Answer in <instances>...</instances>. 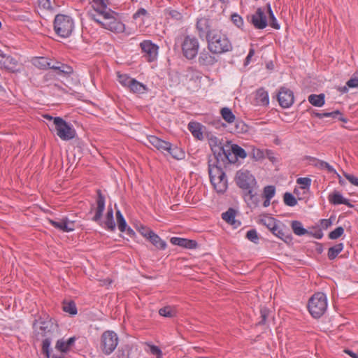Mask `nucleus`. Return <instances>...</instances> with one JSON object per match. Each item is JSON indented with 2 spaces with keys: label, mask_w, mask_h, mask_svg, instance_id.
I'll return each mask as SVG.
<instances>
[{
  "label": "nucleus",
  "mask_w": 358,
  "mask_h": 358,
  "mask_svg": "<svg viewBox=\"0 0 358 358\" xmlns=\"http://www.w3.org/2000/svg\"><path fill=\"white\" fill-rule=\"evenodd\" d=\"M75 342V338L71 337L68 339L67 341H63L62 340H59L57 342L56 348L59 350H60L62 352H66L69 350V348L73 345V344Z\"/></svg>",
  "instance_id": "nucleus-32"
},
{
  "label": "nucleus",
  "mask_w": 358,
  "mask_h": 358,
  "mask_svg": "<svg viewBox=\"0 0 358 358\" xmlns=\"http://www.w3.org/2000/svg\"><path fill=\"white\" fill-rule=\"evenodd\" d=\"M53 27L58 36L66 38L71 36L75 29V20L70 15L57 14L54 19Z\"/></svg>",
  "instance_id": "nucleus-5"
},
{
  "label": "nucleus",
  "mask_w": 358,
  "mask_h": 358,
  "mask_svg": "<svg viewBox=\"0 0 358 358\" xmlns=\"http://www.w3.org/2000/svg\"><path fill=\"white\" fill-rule=\"evenodd\" d=\"M323 116H324V117H331L333 119H338L339 120H341V122H348V120L341 115V113H340V111L338 110H334L332 112L323 113Z\"/></svg>",
  "instance_id": "nucleus-42"
},
{
  "label": "nucleus",
  "mask_w": 358,
  "mask_h": 358,
  "mask_svg": "<svg viewBox=\"0 0 358 358\" xmlns=\"http://www.w3.org/2000/svg\"><path fill=\"white\" fill-rule=\"evenodd\" d=\"M205 139L213 152V158L217 161L221 160L225 151V144L222 143V138L217 134L204 130L203 127V140Z\"/></svg>",
  "instance_id": "nucleus-6"
},
{
  "label": "nucleus",
  "mask_w": 358,
  "mask_h": 358,
  "mask_svg": "<svg viewBox=\"0 0 358 358\" xmlns=\"http://www.w3.org/2000/svg\"><path fill=\"white\" fill-rule=\"evenodd\" d=\"M148 14V11L145 8H141L134 14L133 18L136 20L142 16H146Z\"/></svg>",
  "instance_id": "nucleus-56"
},
{
  "label": "nucleus",
  "mask_w": 358,
  "mask_h": 358,
  "mask_svg": "<svg viewBox=\"0 0 358 358\" xmlns=\"http://www.w3.org/2000/svg\"><path fill=\"white\" fill-rule=\"evenodd\" d=\"M32 63L36 67L41 69H46L50 66L48 59L43 57L34 58Z\"/></svg>",
  "instance_id": "nucleus-37"
},
{
  "label": "nucleus",
  "mask_w": 358,
  "mask_h": 358,
  "mask_svg": "<svg viewBox=\"0 0 358 358\" xmlns=\"http://www.w3.org/2000/svg\"><path fill=\"white\" fill-rule=\"evenodd\" d=\"M108 0H92L94 11H90V13H95L96 14L101 15V12L110 9L108 8Z\"/></svg>",
  "instance_id": "nucleus-24"
},
{
  "label": "nucleus",
  "mask_w": 358,
  "mask_h": 358,
  "mask_svg": "<svg viewBox=\"0 0 358 358\" xmlns=\"http://www.w3.org/2000/svg\"><path fill=\"white\" fill-rule=\"evenodd\" d=\"M51 344V338L49 336L45 337L42 342V351L46 355L47 357H50V346Z\"/></svg>",
  "instance_id": "nucleus-47"
},
{
  "label": "nucleus",
  "mask_w": 358,
  "mask_h": 358,
  "mask_svg": "<svg viewBox=\"0 0 358 358\" xmlns=\"http://www.w3.org/2000/svg\"><path fill=\"white\" fill-rule=\"evenodd\" d=\"M149 143L158 150L164 152L171 148V143L165 141L155 136H150L148 137Z\"/></svg>",
  "instance_id": "nucleus-19"
},
{
  "label": "nucleus",
  "mask_w": 358,
  "mask_h": 358,
  "mask_svg": "<svg viewBox=\"0 0 358 358\" xmlns=\"http://www.w3.org/2000/svg\"><path fill=\"white\" fill-rule=\"evenodd\" d=\"M54 129L62 141H70L74 138L76 134L73 125L60 117H55L54 119Z\"/></svg>",
  "instance_id": "nucleus-7"
},
{
  "label": "nucleus",
  "mask_w": 358,
  "mask_h": 358,
  "mask_svg": "<svg viewBox=\"0 0 358 358\" xmlns=\"http://www.w3.org/2000/svg\"><path fill=\"white\" fill-rule=\"evenodd\" d=\"M343 352L352 358H358V353H355L349 349H345Z\"/></svg>",
  "instance_id": "nucleus-64"
},
{
  "label": "nucleus",
  "mask_w": 358,
  "mask_h": 358,
  "mask_svg": "<svg viewBox=\"0 0 358 358\" xmlns=\"http://www.w3.org/2000/svg\"><path fill=\"white\" fill-rule=\"evenodd\" d=\"M247 157L245 150L237 144L227 142L225 144V151L221 160L224 164H235L238 158L245 159Z\"/></svg>",
  "instance_id": "nucleus-8"
},
{
  "label": "nucleus",
  "mask_w": 358,
  "mask_h": 358,
  "mask_svg": "<svg viewBox=\"0 0 358 358\" xmlns=\"http://www.w3.org/2000/svg\"><path fill=\"white\" fill-rule=\"evenodd\" d=\"M267 10L269 14V24L271 27H273L275 29H279L280 28V26L279 23L277 21L276 17L274 15V13L271 8L270 4L267 5Z\"/></svg>",
  "instance_id": "nucleus-41"
},
{
  "label": "nucleus",
  "mask_w": 358,
  "mask_h": 358,
  "mask_svg": "<svg viewBox=\"0 0 358 358\" xmlns=\"http://www.w3.org/2000/svg\"><path fill=\"white\" fill-rule=\"evenodd\" d=\"M251 22L255 28L264 29L268 24L265 11L262 8H258L256 12L252 15Z\"/></svg>",
  "instance_id": "nucleus-14"
},
{
  "label": "nucleus",
  "mask_w": 358,
  "mask_h": 358,
  "mask_svg": "<svg viewBox=\"0 0 358 358\" xmlns=\"http://www.w3.org/2000/svg\"><path fill=\"white\" fill-rule=\"evenodd\" d=\"M327 308V299L322 292L315 294L308 303L309 313H324Z\"/></svg>",
  "instance_id": "nucleus-11"
},
{
  "label": "nucleus",
  "mask_w": 358,
  "mask_h": 358,
  "mask_svg": "<svg viewBox=\"0 0 358 358\" xmlns=\"http://www.w3.org/2000/svg\"><path fill=\"white\" fill-rule=\"evenodd\" d=\"M236 211L234 208H229L226 212L222 214V218L226 222L233 226L234 228H237L241 225V222L236 220Z\"/></svg>",
  "instance_id": "nucleus-22"
},
{
  "label": "nucleus",
  "mask_w": 358,
  "mask_h": 358,
  "mask_svg": "<svg viewBox=\"0 0 358 358\" xmlns=\"http://www.w3.org/2000/svg\"><path fill=\"white\" fill-rule=\"evenodd\" d=\"M56 325L52 318L48 315L40 316L38 320L34 322V328L36 332L37 339L49 336L55 329Z\"/></svg>",
  "instance_id": "nucleus-9"
},
{
  "label": "nucleus",
  "mask_w": 358,
  "mask_h": 358,
  "mask_svg": "<svg viewBox=\"0 0 358 358\" xmlns=\"http://www.w3.org/2000/svg\"><path fill=\"white\" fill-rule=\"evenodd\" d=\"M129 90L130 92L135 94H143L148 90V88L144 84L138 82L136 79H134L132 83L130 84Z\"/></svg>",
  "instance_id": "nucleus-29"
},
{
  "label": "nucleus",
  "mask_w": 358,
  "mask_h": 358,
  "mask_svg": "<svg viewBox=\"0 0 358 358\" xmlns=\"http://www.w3.org/2000/svg\"><path fill=\"white\" fill-rule=\"evenodd\" d=\"M291 227L293 231V232L299 236L306 235L307 234H309V231L306 229L302 223L297 220H294L291 223Z\"/></svg>",
  "instance_id": "nucleus-30"
},
{
  "label": "nucleus",
  "mask_w": 358,
  "mask_h": 358,
  "mask_svg": "<svg viewBox=\"0 0 358 358\" xmlns=\"http://www.w3.org/2000/svg\"><path fill=\"white\" fill-rule=\"evenodd\" d=\"M344 176L350 183L358 187V178L349 173H345Z\"/></svg>",
  "instance_id": "nucleus-55"
},
{
  "label": "nucleus",
  "mask_w": 358,
  "mask_h": 358,
  "mask_svg": "<svg viewBox=\"0 0 358 358\" xmlns=\"http://www.w3.org/2000/svg\"><path fill=\"white\" fill-rule=\"evenodd\" d=\"M329 201L331 203L334 205L344 204L348 206H352L348 199L344 198L343 195L338 192H335L333 194H330L329 196Z\"/></svg>",
  "instance_id": "nucleus-25"
},
{
  "label": "nucleus",
  "mask_w": 358,
  "mask_h": 358,
  "mask_svg": "<svg viewBox=\"0 0 358 358\" xmlns=\"http://www.w3.org/2000/svg\"><path fill=\"white\" fill-rule=\"evenodd\" d=\"M231 20H232L233 23L237 27L240 28L243 24V18L241 17V16H240L237 13H234L233 15H231Z\"/></svg>",
  "instance_id": "nucleus-52"
},
{
  "label": "nucleus",
  "mask_w": 358,
  "mask_h": 358,
  "mask_svg": "<svg viewBox=\"0 0 358 358\" xmlns=\"http://www.w3.org/2000/svg\"><path fill=\"white\" fill-rule=\"evenodd\" d=\"M138 232L144 237L146 239L148 238L149 236H150L151 233L153 231L152 230H151L150 228L144 226V225H141L139 227H138Z\"/></svg>",
  "instance_id": "nucleus-51"
},
{
  "label": "nucleus",
  "mask_w": 358,
  "mask_h": 358,
  "mask_svg": "<svg viewBox=\"0 0 358 358\" xmlns=\"http://www.w3.org/2000/svg\"><path fill=\"white\" fill-rule=\"evenodd\" d=\"M117 357L118 358H129V352L127 351H125L123 350H120Z\"/></svg>",
  "instance_id": "nucleus-63"
},
{
  "label": "nucleus",
  "mask_w": 358,
  "mask_h": 358,
  "mask_svg": "<svg viewBox=\"0 0 358 358\" xmlns=\"http://www.w3.org/2000/svg\"><path fill=\"white\" fill-rule=\"evenodd\" d=\"M236 180L238 186L248 192V195L252 203L256 206L258 204V199L253 194L254 188L256 187L257 182L255 176L247 170L238 171L236 173Z\"/></svg>",
  "instance_id": "nucleus-4"
},
{
  "label": "nucleus",
  "mask_w": 358,
  "mask_h": 358,
  "mask_svg": "<svg viewBox=\"0 0 358 358\" xmlns=\"http://www.w3.org/2000/svg\"><path fill=\"white\" fill-rule=\"evenodd\" d=\"M325 96L324 94H310L308 97V101L315 107H322L325 103Z\"/></svg>",
  "instance_id": "nucleus-28"
},
{
  "label": "nucleus",
  "mask_w": 358,
  "mask_h": 358,
  "mask_svg": "<svg viewBox=\"0 0 358 358\" xmlns=\"http://www.w3.org/2000/svg\"><path fill=\"white\" fill-rule=\"evenodd\" d=\"M116 217H117V221L118 223L119 230L121 232H126V229L127 227V222H126V220H125L124 216L122 215V213L119 210H117V212H116Z\"/></svg>",
  "instance_id": "nucleus-40"
},
{
  "label": "nucleus",
  "mask_w": 358,
  "mask_h": 358,
  "mask_svg": "<svg viewBox=\"0 0 358 358\" xmlns=\"http://www.w3.org/2000/svg\"><path fill=\"white\" fill-rule=\"evenodd\" d=\"M119 339L113 331H105L101 336L100 348L106 355H110L117 348Z\"/></svg>",
  "instance_id": "nucleus-10"
},
{
  "label": "nucleus",
  "mask_w": 358,
  "mask_h": 358,
  "mask_svg": "<svg viewBox=\"0 0 358 358\" xmlns=\"http://www.w3.org/2000/svg\"><path fill=\"white\" fill-rule=\"evenodd\" d=\"M148 240L159 250H164L166 248L167 244L165 241L162 240L156 233L152 231L149 236Z\"/></svg>",
  "instance_id": "nucleus-23"
},
{
  "label": "nucleus",
  "mask_w": 358,
  "mask_h": 358,
  "mask_svg": "<svg viewBox=\"0 0 358 358\" xmlns=\"http://www.w3.org/2000/svg\"><path fill=\"white\" fill-rule=\"evenodd\" d=\"M62 309L66 313H78L76 303L73 301L64 302Z\"/></svg>",
  "instance_id": "nucleus-44"
},
{
  "label": "nucleus",
  "mask_w": 358,
  "mask_h": 358,
  "mask_svg": "<svg viewBox=\"0 0 358 358\" xmlns=\"http://www.w3.org/2000/svg\"><path fill=\"white\" fill-rule=\"evenodd\" d=\"M246 238L254 243H257L259 241V236L255 229H250L246 233Z\"/></svg>",
  "instance_id": "nucleus-49"
},
{
  "label": "nucleus",
  "mask_w": 358,
  "mask_h": 358,
  "mask_svg": "<svg viewBox=\"0 0 358 358\" xmlns=\"http://www.w3.org/2000/svg\"><path fill=\"white\" fill-rule=\"evenodd\" d=\"M0 66L11 72L17 71L16 67L18 62L16 59L9 55L5 54L3 51L0 50Z\"/></svg>",
  "instance_id": "nucleus-16"
},
{
  "label": "nucleus",
  "mask_w": 358,
  "mask_h": 358,
  "mask_svg": "<svg viewBox=\"0 0 358 358\" xmlns=\"http://www.w3.org/2000/svg\"><path fill=\"white\" fill-rule=\"evenodd\" d=\"M296 183L301 185V188L304 190H308L311 185V179L309 178H299Z\"/></svg>",
  "instance_id": "nucleus-46"
},
{
  "label": "nucleus",
  "mask_w": 358,
  "mask_h": 358,
  "mask_svg": "<svg viewBox=\"0 0 358 358\" xmlns=\"http://www.w3.org/2000/svg\"><path fill=\"white\" fill-rule=\"evenodd\" d=\"M255 52L253 48L250 49L249 52L245 59V62H244L245 66H248L250 63L251 58L254 56Z\"/></svg>",
  "instance_id": "nucleus-62"
},
{
  "label": "nucleus",
  "mask_w": 358,
  "mask_h": 358,
  "mask_svg": "<svg viewBox=\"0 0 358 358\" xmlns=\"http://www.w3.org/2000/svg\"><path fill=\"white\" fill-rule=\"evenodd\" d=\"M283 200L284 203L290 207L295 206L297 204V200L295 198V196L289 193V192H285L283 195Z\"/></svg>",
  "instance_id": "nucleus-43"
},
{
  "label": "nucleus",
  "mask_w": 358,
  "mask_h": 358,
  "mask_svg": "<svg viewBox=\"0 0 358 358\" xmlns=\"http://www.w3.org/2000/svg\"><path fill=\"white\" fill-rule=\"evenodd\" d=\"M188 130L198 140L201 139V124L195 121H190L187 125Z\"/></svg>",
  "instance_id": "nucleus-27"
},
{
  "label": "nucleus",
  "mask_w": 358,
  "mask_h": 358,
  "mask_svg": "<svg viewBox=\"0 0 358 358\" xmlns=\"http://www.w3.org/2000/svg\"><path fill=\"white\" fill-rule=\"evenodd\" d=\"M222 118L229 124L233 123L236 120V116L232 113V110L227 108H222L220 110Z\"/></svg>",
  "instance_id": "nucleus-35"
},
{
  "label": "nucleus",
  "mask_w": 358,
  "mask_h": 358,
  "mask_svg": "<svg viewBox=\"0 0 358 358\" xmlns=\"http://www.w3.org/2000/svg\"><path fill=\"white\" fill-rule=\"evenodd\" d=\"M149 347V351L151 354L156 355L157 358H162V350L155 345H148Z\"/></svg>",
  "instance_id": "nucleus-53"
},
{
  "label": "nucleus",
  "mask_w": 358,
  "mask_h": 358,
  "mask_svg": "<svg viewBox=\"0 0 358 358\" xmlns=\"http://www.w3.org/2000/svg\"><path fill=\"white\" fill-rule=\"evenodd\" d=\"M208 48L214 54H222L232 50V45L227 36L217 29L208 31L206 34Z\"/></svg>",
  "instance_id": "nucleus-3"
},
{
  "label": "nucleus",
  "mask_w": 358,
  "mask_h": 358,
  "mask_svg": "<svg viewBox=\"0 0 358 358\" xmlns=\"http://www.w3.org/2000/svg\"><path fill=\"white\" fill-rule=\"evenodd\" d=\"M88 16L101 27L112 32L120 34L125 30V24L117 18L118 13L111 9L101 12V15L88 13Z\"/></svg>",
  "instance_id": "nucleus-1"
},
{
  "label": "nucleus",
  "mask_w": 358,
  "mask_h": 358,
  "mask_svg": "<svg viewBox=\"0 0 358 358\" xmlns=\"http://www.w3.org/2000/svg\"><path fill=\"white\" fill-rule=\"evenodd\" d=\"M278 99L282 107L289 108L294 103L293 92L286 87H282L278 92Z\"/></svg>",
  "instance_id": "nucleus-15"
},
{
  "label": "nucleus",
  "mask_w": 358,
  "mask_h": 358,
  "mask_svg": "<svg viewBox=\"0 0 358 358\" xmlns=\"http://www.w3.org/2000/svg\"><path fill=\"white\" fill-rule=\"evenodd\" d=\"M344 234V229L342 227H338L329 234V238L336 240Z\"/></svg>",
  "instance_id": "nucleus-48"
},
{
  "label": "nucleus",
  "mask_w": 358,
  "mask_h": 358,
  "mask_svg": "<svg viewBox=\"0 0 358 358\" xmlns=\"http://www.w3.org/2000/svg\"><path fill=\"white\" fill-rule=\"evenodd\" d=\"M176 310H173V308L172 306H167L161 308L159 310L158 313H159V314H162V313H173Z\"/></svg>",
  "instance_id": "nucleus-60"
},
{
  "label": "nucleus",
  "mask_w": 358,
  "mask_h": 358,
  "mask_svg": "<svg viewBox=\"0 0 358 358\" xmlns=\"http://www.w3.org/2000/svg\"><path fill=\"white\" fill-rule=\"evenodd\" d=\"M275 194V187L273 185H268L264 188L263 196L265 199H271Z\"/></svg>",
  "instance_id": "nucleus-45"
},
{
  "label": "nucleus",
  "mask_w": 358,
  "mask_h": 358,
  "mask_svg": "<svg viewBox=\"0 0 358 358\" xmlns=\"http://www.w3.org/2000/svg\"><path fill=\"white\" fill-rule=\"evenodd\" d=\"M105 224L108 229L110 231H113L115 229V223L113 217V210L111 208L108 209Z\"/></svg>",
  "instance_id": "nucleus-36"
},
{
  "label": "nucleus",
  "mask_w": 358,
  "mask_h": 358,
  "mask_svg": "<svg viewBox=\"0 0 358 358\" xmlns=\"http://www.w3.org/2000/svg\"><path fill=\"white\" fill-rule=\"evenodd\" d=\"M285 230V229L283 224L280 223V224L276 227V231H273L272 233L285 242H287L290 240V236L287 234Z\"/></svg>",
  "instance_id": "nucleus-34"
},
{
  "label": "nucleus",
  "mask_w": 358,
  "mask_h": 358,
  "mask_svg": "<svg viewBox=\"0 0 358 358\" xmlns=\"http://www.w3.org/2000/svg\"><path fill=\"white\" fill-rule=\"evenodd\" d=\"M39 5L46 10L52 9L51 3L50 0H40Z\"/></svg>",
  "instance_id": "nucleus-59"
},
{
  "label": "nucleus",
  "mask_w": 358,
  "mask_h": 358,
  "mask_svg": "<svg viewBox=\"0 0 358 358\" xmlns=\"http://www.w3.org/2000/svg\"><path fill=\"white\" fill-rule=\"evenodd\" d=\"M50 223L55 228L64 232H70L74 230L73 222L69 221L67 218H63L60 220H50Z\"/></svg>",
  "instance_id": "nucleus-17"
},
{
  "label": "nucleus",
  "mask_w": 358,
  "mask_h": 358,
  "mask_svg": "<svg viewBox=\"0 0 358 358\" xmlns=\"http://www.w3.org/2000/svg\"><path fill=\"white\" fill-rule=\"evenodd\" d=\"M315 166L322 170H327L330 173H336L335 169L324 161L315 159Z\"/></svg>",
  "instance_id": "nucleus-38"
},
{
  "label": "nucleus",
  "mask_w": 358,
  "mask_h": 358,
  "mask_svg": "<svg viewBox=\"0 0 358 358\" xmlns=\"http://www.w3.org/2000/svg\"><path fill=\"white\" fill-rule=\"evenodd\" d=\"M134 78L130 77L127 74H120L117 75L118 82L124 87L127 89L129 88L130 84L132 83Z\"/></svg>",
  "instance_id": "nucleus-39"
},
{
  "label": "nucleus",
  "mask_w": 358,
  "mask_h": 358,
  "mask_svg": "<svg viewBox=\"0 0 358 358\" xmlns=\"http://www.w3.org/2000/svg\"><path fill=\"white\" fill-rule=\"evenodd\" d=\"M346 85L350 88L358 87V78L356 77L351 78L346 83Z\"/></svg>",
  "instance_id": "nucleus-57"
},
{
  "label": "nucleus",
  "mask_w": 358,
  "mask_h": 358,
  "mask_svg": "<svg viewBox=\"0 0 358 358\" xmlns=\"http://www.w3.org/2000/svg\"><path fill=\"white\" fill-rule=\"evenodd\" d=\"M322 228L327 229L332 224V221L330 219H322L320 220Z\"/></svg>",
  "instance_id": "nucleus-61"
},
{
  "label": "nucleus",
  "mask_w": 358,
  "mask_h": 358,
  "mask_svg": "<svg viewBox=\"0 0 358 358\" xmlns=\"http://www.w3.org/2000/svg\"><path fill=\"white\" fill-rule=\"evenodd\" d=\"M344 245L343 243H338L331 248L328 250V258L330 260H333L337 257L338 254L343 250Z\"/></svg>",
  "instance_id": "nucleus-31"
},
{
  "label": "nucleus",
  "mask_w": 358,
  "mask_h": 358,
  "mask_svg": "<svg viewBox=\"0 0 358 358\" xmlns=\"http://www.w3.org/2000/svg\"><path fill=\"white\" fill-rule=\"evenodd\" d=\"M259 222L266 227L271 232L276 231V227L280 224L275 218L269 216H265L260 219Z\"/></svg>",
  "instance_id": "nucleus-26"
},
{
  "label": "nucleus",
  "mask_w": 358,
  "mask_h": 358,
  "mask_svg": "<svg viewBox=\"0 0 358 358\" xmlns=\"http://www.w3.org/2000/svg\"><path fill=\"white\" fill-rule=\"evenodd\" d=\"M308 234L317 239H321L324 235L321 229H316L315 231H309V234Z\"/></svg>",
  "instance_id": "nucleus-58"
},
{
  "label": "nucleus",
  "mask_w": 358,
  "mask_h": 358,
  "mask_svg": "<svg viewBox=\"0 0 358 358\" xmlns=\"http://www.w3.org/2000/svg\"><path fill=\"white\" fill-rule=\"evenodd\" d=\"M255 105L266 106L269 104L268 93L264 88L258 89L255 93Z\"/></svg>",
  "instance_id": "nucleus-21"
},
{
  "label": "nucleus",
  "mask_w": 358,
  "mask_h": 358,
  "mask_svg": "<svg viewBox=\"0 0 358 358\" xmlns=\"http://www.w3.org/2000/svg\"><path fill=\"white\" fill-rule=\"evenodd\" d=\"M226 166L222 160L210 159L208 161V174L210 182L218 193H223L227 188V179L222 166Z\"/></svg>",
  "instance_id": "nucleus-2"
},
{
  "label": "nucleus",
  "mask_w": 358,
  "mask_h": 358,
  "mask_svg": "<svg viewBox=\"0 0 358 358\" xmlns=\"http://www.w3.org/2000/svg\"><path fill=\"white\" fill-rule=\"evenodd\" d=\"M105 203L106 201L104 196L101 194L100 190H98L96 199L97 206L96 208L95 215L92 219L94 222H99L101 220L103 215V213L105 210Z\"/></svg>",
  "instance_id": "nucleus-18"
},
{
  "label": "nucleus",
  "mask_w": 358,
  "mask_h": 358,
  "mask_svg": "<svg viewBox=\"0 0 358 358\" xmlns=\"http://www.w3.org/2000/svg\"><path fill=\"white\" fill-rule=\"evenodd\" d=\"M143 57L148 62L157 60L159 53V46L150 40H144L140 43Z\"/></svg>",
  "instance_id": "nucleus-13"
},
{
  "label": "nucleus",
  "mask_w": 358,
  "mask_h": 358,
  "mask_svg": "<svg viewBox=\"0 0 358 358\" xmlns=\"http://www.w3.org/2000/svg\"><path fill=\"white\" fill-rule=\"evenodd\" d=\"M189 154L192 156V159H195L196 161L193 163L195 164H199L201 162V155L199 150L194 151L193 149H191L189 150Z\"/></svg>",
  "instance_id": "nucleus-54"
},
{
  "label": "nucleus",
  "mask_w": 358,
  "mask_h": 358,
  "mask_svg": "<svg viewBox=\"0 0 358 358\" xmlns=\"http://www.w3.org/2000/svg\"><path fill=\"white\" fill-rule=\"evenodd\" d=\"M167 152L173 157V158L177 160H181L185 157V153L182 149L177 146L173 147L171 144L170 150H168Z\"/></svg>",
  "instance_id": "nucleus-33"
},
{
  "label": "nucleus",
  "mask_w": 358,
  "mask_h": 358,
  "mask_svg": "<svg viewBox=\"0 0 358 358\" xmlns=\"http://www.w3.org/2000/svg\"><path fill=\"white\" fill-rule=\"evenodd\" d=\"M171 244L187 249L195 248L197 243L195 241L180 237H172L170 240Z\"/></svg>",
  "instance_id": "nucleus-20"
},
{
  "label": "nucleus",
  "mask_w": 358,
  "mask_h": 358,
  "mask_svg": "<svg viewBox=\"0 0 358 358\" xmlns=\"http://www.w3.org/2000/svg\"><path fill=\"white\" fill-rule=\"evenodd\" d=\"M73 72V69L66 64L59 63L58 73L60 75H69Z\"/></svg>",
  "instance_id": "nucleus-50"
},
{
  "label": "nucleus",
  "mask_w": 358,
  "mask_h": 358,
  "mask_svg": "<svg viewBox=\"0 0 358 358\" xmlns=\"http://www.w3.org/2000/svg\"><path fill=\"white\" fill-rule=\"evenodd\" d=\"M199 43L198 40L191 36H187L182 43V50L184 56L188 59H193L198 54Z\"/></svg>",
  "instance_id": "nucleus-12"
}]
</instances>
